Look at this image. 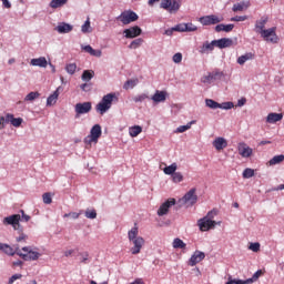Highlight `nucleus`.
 Returning <instances> with one entry per match:
<instances>
[{
    "mask_svg": "<svg viewBox=\"0 0 284 284\" xmlns=\"http://www.w3.org/2000/svg\"><path fill=\"white\" fill-rule=\"evenodd\" d=\"M118 21H121L123 26H130V23H134V21H139V14L132 10L123 11L119 17Z\"/></svg>",
    "mask_w": 284,
    "mask_h": 284,
    "instance_id": "nucleus-8",
    "label": "nucleus"
},
{
    "mask_svg": "<svg viewBox=\"0 0 284 284\" xmlns=\"http://www.w3.org/2000/svg\"><path fill=\"white\" fill-rule=\"evenodd\" d=\"M267 23V18H262L255 22V32L258 30V32H263L265 30V24Z\"/></svg>",
    "mask_w": 284,
    "mask_h": 284,
    "instance_id": "nucleus-41",
    "label": "nucleus"
},
{
    "mask_svg": "<svg viewBox=\"0 0 284 284\" xmlns=\"http://www.w3.org/2000/svg\"><path fill=\"white\" fill-rule=\"evenodd\" d=\"M242 176L243 179H252V176H254V169H245Z\"/></svg>",
    "mask_w": 284,
    "mask_h": 284,
    "instance_id": "nucleus-52",
    "label": "nucleus"
},
{
    "mask_svg": "<svg viewBox=\"0 0 284 284\" xmlns=\"http://www.w3.org/2000/svg\"><path fill=\"white\" fill-rule=\"evenodd\" d=\"M39 97H41V93H39L37 91H32L24 97V101L27 103H32V102L37 101V99H39Z\"/></svg>",
    "mask_w": 284,
    "mask_h": 284,
    "instance_id": "nucleus-37",
    "label": "nucleus"
},
{
    "mask_svg": "<svg viewBox=\"0 0 284 284\" xmlns=\"http://www.w3.org/2000/svg\"><path fill=\"white\" fill-rule=\"evenodd\" d=\"M253 59H254V53L247 52V53H244L243 55H240L236 60V63L239 65H245L247 61H253Z\"/></svg>",
    "mask_w": 284,
    "mask_h": 284,
    "instance_id": "nucleus-27",
    "label": "nucleus"
},
{
    "mask_svg": "<svg viewBox=\"0 0 284 284\" xmlns=\"http://www.w3.org/2000/svg\"><path fill=\"white\" fill-rule=\"evenodd\" d=\"M231 21H235V22L247 21V16H235V17L231 18Z\"/></svg>",
    "mask_w": 284,
    "mask_h": 284,
    "instance_id": "nucleus-61",
    "label": "nucleus"
},
{
    "mask_svg": "<svg viewBox=\"0 0 284 284\" xmlns=\"http://www.w3.org/2000/svg\"><path fill=\"white\" fill-rule=\"evenodd\" d=\"M65 71L68 72V74H74V72H77V64L75 63L67 64Z\"/></svg>",
    "mask_w": 284,
    "mask_h": 284,
    "instance_id": "nucleus-53",
    "label": "nucleus"
},
{
    "mask_svg": "<svg viewBox=\"0 0 284 284\" xmlns=\"http://www.w3.org/2000/svg\"><path fill=\"white\" fill-rule=\"evenodd\" d=\"M172 181L173 183H181L183 181V173L181 172H175L173 175H172Z\"/></svg>",
    "mask_w": 284,
    "mask_h": 284,
    "instance_id": "nucleus-50",
    "label": "nucleus"
},
{
    "mask_svg": "<svg viewBox=\"0 0 284 284\" xmlns=\"http://www.w3.org/2000/svg\"><path fill=\"white\" fill-rule=\"evenodd\" d=\"M219 102L212 100V99H206L205 100V105L206 108H210L211 110H219Z\"/></svg>",
    "mask_w": 284,
    "mask_h": 284,
    "instance_id": "nucleus-47",
    "label": "nucleus"
},
{
    "mask_svg": "<svg viewBox=\"0 0 284 284\" xmlns=\"http://www.w3.org/2000/svg\"><path fill=\"white\" fill-rule=\"evenodd\" d=\"M81 49L84 50V52H88V54H91V57H97L98 59L103 54L101 50H94L90 44L82 45Z\"/></svg>",
    "mask_w": 284,
    "mask_h": 284,
    "instance_id": "nucleus-26",
    "label": "nucleus"
},
{
    "mask_svg": "<svg viewBox=\"0 0 284 284\" xmlns=\"http://www.w3.org/2000/svg\"><path fill=\"white\" fill-rule=\"evenodd\" d=\"M194 123H196L195 120L190 121L187 124L185 125H180L175 129L174 133L175 134H183V132H187V130L192 129V125H194Z\"/></svg>",
    "mask_w": 284,
    "mask_h": 284,
    "instance_id": "nucleus-32",
    "label": "nucleus"
},
{
    "mask_svg": "<svg viewBox=\"0 0 284 284\" xmlns=\"http://www.w3.org/2000/svg\"><path fill=\"white\" fill-rule=\"evenodd\" d=\"M142 45H143V39L138 38L129 44V48H130V50H136L138 48H141Z\"/></svg>",
    "mask_w": 284,
    "mask_h": 284,
    "instance_id": "nucleus-45",
    "label": "nucleus"
},
{
    "mask_svg": "<svg viewBox=\"0 0 284 284\" xmlns=\"http://www.w3.org/2000/svg\"><path fill=\"white\" fill-rule=\"evenodd\" d=\"M14 252L20 258H23V261H39L41 257V253L32 250V246H23L22 248H19V245H16Z\"/></svg>",
    "mask_w": 284,
    "mask_h": 284,
    "instance_id": "nucleus-2",
    "label": "nucleus"
},
{
    "mask_svg": "<svg viewBox=\"0 0 284 284\" xmlns=\"http://www.w3.org/2000/svg\"><path fill=\"white\" fill-rule=\"evenodd\" d=\"M247 8H250V1H242V2L234 3L232 7V11L233 12H245V10H247Z\"/></svg>",
    "mask_w": 284,
    "mask_h": 284,
    "instance_id": "nucleus-25",
    "label": "nucleus"
},
{
    "mask_svg": "<svg viewBox=\"0 0 284 284\" xmlns=\"http://www.w3.org/2000/svg\"><path fill=\"white\" fill-rule=\"evenodd\" d=\"M176 170H179V164L172 163L171 165L165 166V168L163 169V172H164V174H166L168 176H172V175L176 172Z\"/></svg>",
    "mask_w": 284,
    "mask_h": 284,
    "instance_id": "nucleus-35",
    "label": "nucleus"
},
{
    "mask_svg": "<svg viewBox=\"0 0 284 284\" xmlns=\"http://www.w3.org/2000/svg\"><path fill=\"white\" fill-rule=\"evenodd\" d=\"M81 32L82 34H90L92 32V24L90 22V18H88L81 26Z\"/></svg>",
    "mask_w": 284,
    "mask_h": 284,
    "instance_id": "nucleus-36",
    "label": "nucleus"
},
{
    "mask_svg": "<svg viewBox=\"0 0 284 284\" xmlns=\"http://www.w3.org/2000/svg\"><path fill=\"white\" fill-rule=\"evenodd\" d=\"M213 146L215 148V150H217V152H221V150H225V148H227V140H225V138H216L213 141Z\"/></svg>",
    "mask_w": 284,
    "mask_h": 284,
    "instance_id": "nucleus-24",
    "label": "nucleus"
},
{
    "mask_svg": "<svg viewBox=\"0 0 284 284\" xmlns=\"http://www.w3.org/2000/svg\"><path fill=\"white\" fill-rule=\"evenodd\" d=\"M79 216H81V213H77V212H70L63 215V219H72L73 221H77V219H79Z\"/></svg>",
    "mask_w": 284,
    "mask_h": 284,
    "instance_id": "nucleus-55",
    "label": "nucleus"
},
{
    "mask_svg": "<svg viewBox=\"0 0 284 284\" xmlns=\"http://www.w3.org/2000/svg\"><path fill=\"white\" fill-rule=\"evenodd\" d=\"M160 8L166 10L170 14H176L181 10V2L179 0H162Z\"/></svg>",
    "mask_w": 284,
    "mask_h": 284,
    "instance_id": "nucleus-6",
    "label": "nucleus"
},
{
    "mask_svg": "<svg viewBox=\"0 0 284 284\" xmlns=\"http://www.w3.org/2000/svg\"><path fill=\"white\" fill-rule=\"evenodd\" d=\"M214 41H215V48H220V50H223L225 48H231L232 43H234V41L230 38H222Z\"/></svg>",
    "mask_w": 284,
    "mask_h": 284,
    "instance_id": "nucleus-23",
    "label": "nucleus"
},
{
    "mask_svg": "<svg viewBox=\"0 0 284 284\" xmlns=\"http://www.w3.org/2000/svg\"><path fill=\"white\" fill-rule=\"evenodd\" d=\"M248 250H251V252H255V253L261 252V243H258V242L250 243Z\"/></svg>",
    "mask_w": 284,
    "mask_h": 284,
    "instance_id": "nucleus-51",
    "label": "nucleus"
},
{
    "mask_svg": "<svg viewBox=\"0 0 284 284\" xmlns=\"http://www.w3.org/2000/svg\"><path fill=\"white\" fill-rule=\"evenodd\" d=\"M146 99H150V95L148 93H141L135 97H133L134 103H143Z\"/></svg>",
    "mask_w": 284,
    "mask_h": 284,
    "instance_id": "nucleus-46",
    "label": "nucleus"
},
{
    "mask_svg": "<svg viewBox=\"0 0 284 284\" xmlns=\"http://www.w3.org/2000/svg\"><path fill=\"white\" fill-rule=\"evenodd\" d=\"M174 32H179V29H176V26L171 29H166L164 31V34H166V37H172V34H174Z\"/></svg>",
    "mask_w": 284,
    "mask_h": 284,
    "instance_id": "nucleus-60",
    "label": "nucleus"
},
{
    "mask_svg": "<svg viewBox=\"0 0 284 284\" xmlns=\"http://www.w3.org/2000/svg\"><path fill=\"white\" fill-rule=\"evenodd\" d=\"M7 121L8 123H11L13 128H21V123H23V120L21 118H14L12 113L7 114Z\"/></svg>",
    "mask_w": 284,
    "mask_h": 284,
    "instance_id": "nucleus-29",
    "label": "nucleus"
},
{
    "mask_svg": "<svg viewBox=\"0 0 284 284\" xmlns=\"http://www.w3.org/2000/svg\"><path fill=\"white\" fill-rule=\"evenodd\" d=\"M55 32L59 34H70L72 30H74V26L68 23V22H60L58 26L54 28Z\"/></svg>",
    "mask_w": 284,
    "mask_h": 284,
    "instance_id": "nucleus-16",
    "label": "nucleus"
},
{
    "mask_svg": "<svg viewBox=\"0 0 284 284\" xmlns=\"http://www.w3.org/2000/svg\"><path fill=\"white\" fill-rule=\"evenodd\" d=\"M234 30V24H217L215 26V32H232Z\"/></svg>",
    "mask_w": 284,
    "mask_h": 284,
    "instance_id": "nucleus-33",
    "label": "nucleus"
},
{
    "mask_svg": "<svg viewBox=\"0 0 284 284\" xmlns=\"http://www.w3.org/2000/svg\"><path fill=\"white\" fill-rule=\"evenodd\" d=\"M143 30L139 26L131 27L123 31L125 39H136V37H141Z\"/></svg>",
    "mask_w": 284,
    "mask_h": 284,
    "instance_id": "nucleus-14",
    "label": "nucleus"
},
{
    "mask_svg": "<svg viewBox=\"0 0 284 284\" xmlns=\"http://www.w3.org/2000/svg\"><path fill=\"white\" fill-rule=\"evenodd\" d=\"M173 63H181L183 61V53L178 52L172 57Z\"/></svg>",
    "mask_w": 284,
    "mask_h": 284,
    "instance_id": "nucleus-57",
    "label": "nucleus"
},
{
    "mask_svg": "<svg viewBox=\"0 0 284 284\" xmlns=\"http://www.w3.org/2000/svg\"><path fill=\"white\" fill-rule=\"evenodd\" d=\"M143 132V128L140 125H134L129 129V134L132 138L139 136Z\"/></svg>",
    "mask_w": 284,
    "mask_h": 284,
    "instance_id": "nucleus-39",
    "label": "nucleus"
},
{
    "mask_svg": "<svg viewBox=\"0 0 284 284\" xmlns=\"http://www.w3.org/2000/svg\"><path fill=\"white\" fill-rule=\"evenodd\" d=\"M278 121H283V113H268L266 116V123H278Z\"/></svg>",
    "mask_w": 284,
    "mask_h": 284,
    "instance_id": "nucleus-28",
    "label": "nucleus"
},
{
    "mask_svg": "<svg viewBox=\"0 0 284 284\" xmlns=\"http://www.w3.org/2000/svg\"><path fill=\"white\" fill-rule=\"evenodd\" d=\"M63 6H68V0H51L49 2V8L52 10H59V8H63Z\"/></svg>",
    "mask_w": 284,
    "mask_h": 284,
    "instance_id": "nucleus-31",
    "label": "nucleus"
},
{
    "mask_svg": "<svg viewBox=\"0 0 284 284\" xmlns=\"http://www.w3.org/2000/svg\"><path fill=\"white\" fill-rule=\"evenodd\" d=\"M234 102H223L219 104V110H232Z\"/></svg>",
    "mask_w": 284,
    "mask_h": 284,
    "instance_id": "nucleus-49",
    "label": "nucleus"
},
{
    "mask_svg": "<svg viewBox=\"0 0 284 284\" xmlns=\"http://www.w3.org/2000/svg\"><path fill=\"white\" fill-rule=\"evenodd\" d=\"M101 126L95 124L91 128L90 134L84 139V143L87 145H92V143H99V139H101Z\"/></svg>",
    "mask_w": 284,
    "mask_h": 284,
    "instance_id": "nucleus-7",
    "label": "nucleus"
},
{
    "mask_svg": "<svg viewBox=\"0 0 284 284\" xmlns=\"http://www.w3.org/2000/svg\"><path fill=\"white\" fill-rule=\"evenodd\" d=\"M21 213V221H24L26 223H28V221H30V215L26 214V212L23 210L20 211Z\"/></svg>",
    "mask_w": 284,
    "mask_h": 284,
    "instance_id": "nucleus-62",
    "label": "nucleus"
},
{
    "mask_svg": "<svg viewBox=\"0 0 284 284\" xmlns=\"http://www.w3.org/2000/svg\"><path fill=\"white\" fill-rule=\"evenodd\" d=\"M128 239L131 245H133L130 248L131 254H141V250H143V246L145 245V239L139 236V226L136 224H134V226L129 230Z\"/></svg>",
    "mask_w": 284,
    "mask_h": 284,
    "instance_id": "nucleus-1",
    "label": "nucleus"
},
{
    "mask_svg": "<svg viewBox=\"0 0 284 284\" xmlns=\"http://www.w3.org/2000/svg\"><path fill=\"white\" fill-rule=\"evenodd\" d=\"M214 48H216V42L214 40L211 42L206 41L200 47V54H210V52L214 51Z\"/></svg>",
    "mask_w": 284,
    "mask_h": 284,
    "instance_id": "nucleus-19",
    "label": "nucleus"
},
{
    "mask_svg": "<svg viewBox=\"0 0 284 284\" xmlns=\"http://www.w3.org/2000/svg\"><path fill=\"white\" fill-rule=\"evenodd\" d=\"M16 248L10 246L9 244L0 242V252H3V254H7V256H14L17 252H14Z\"/></svg>",
    "mask_w": 284,
    "mask_h": 284,
    "instance_id": "nucleus-30",
    "label": "nucleus"
},
{
    "mask_svg": "<svg viewBox=\"0 0 284 284\" xmlns=\"http://www.w3.org/2000/svg\"><path fill=\"white\" fill-rule=\"evenodd\" d=\"M82 81L88 83V81H92L94 79V71L92 70H84L81 75Z\"/></svg>",
    "mask_w": 284,
    "mask_h": 284,
    "instance_id": "nucleus-38",
    "label": "nucleus"
},
{
    "mask_svg": "<svg viewBox=\"0 0 284 284\" xmlns=\"http://www.w3.org/2000/svg\"><path fill=\"white\" fill-rule=\"evenodd\" d=\"M19 236L16 237L17 243H26L28 241V234L23 233V227L22 231H17Z\"/></svg>",
    "mask_w": 284,
    "mask_h": 284,
    "instance_id": "nucleus-48",
    "label": "nucleus"
},
{
    "mask_svg": "<svg viewBox=\"0 0 284 284\" xmlns=\"http://www.w3.org/2000/svg\"><path fill=\"white\" fill-rule=\"evenodd\" d=\"M6 123H8V114L6 116L0 115V130L6 128Z\"/></svg>",
    "mask_w": 284,
    "mask_h": 284,
    "instance_id": "nucleus-59",
    "label": "nucleus"
},
{
    "mask_svg": "<svg viewBox=\"0 0 284 284\" xmlns=\"http://www.w3.org/2000/svg\"><path fill=\"white\" fill-rule=\"evenodd\" d=\"M75 119H79L81 114H88L92 110V102L77 103L74 106Z\"/></svg>",
    "mask_w": 284,
    "mask_h": 284,
    "instance_id": "nucleus-13",
    "label": "nucleus"
},
{
    "mask_svg": "<svg viewBox=\"0 0 284 284\" xmlns=\"http://www.w3.org/2000/svg\"><path fill=\"white\" fill-rule=\"evenodd\" d=\"M84 216H85L87 219H91V220L97 219V210H87V211L84 212Z\"/></svg>",
    "mask_w": 284,
    "mask_h": 284,
    "instance_id": "nucleus-54",
    "label": "nucleus"
},
{
    "mask_svg": "<svg viewBox=\"0 0 284 284\" xmlns=\"http://www.w3.org/2000/svg\"><path fill=\"white\" fill-rule=\"evenodd\" d=\"M20 278H23V275L20 273L13 274L7 284H14L16 281H20Z\"/></svg>",
    "mask_w": 284,
    "mask_h": 284,
    "instance_id": "nucleus-56",
    "label": "nucleus"
},
{
    "mask_svg": "<svg viewBox=\"0 0 284 284\" xmlns=\"http://www.w3.org/2000/svg\"><path fill=\"white\" fill-rule=\"evenodd\" d=\"M61 92V87H58L57 90L48 97L47 99V108H52V105L57 104V101H59V94Z\"/></svg>",
    "mask_w": 284,
    "mask_h": 284,
    "instance_id": "nucleus-21",
    "label": "nucleus"
},
{
    "mask_svg": "<svg viewBox=\"0 0 284 284\" xmlns=\"http://www.w3.org/2000/svg\"><path fill=\"white\" fill-rule=\"evenodd\" d=\"M30 65H33V68H48V59L45 57L33 58L30 61Z\"/></svg>",
    "mask_w": 284,
    "mask_h": 284,
    "instance_id": "nucleus-22",
    "label": "nucleus"
},
{
    "mask_svg": "<svg viewBox=\"0 0 284 284\" xmlns=\"http://www.w3.org/2000/svg\"><path fill=\"white\" fill-rule=\"evenodd\" d=\"M130 284H145V282H143V278H135L133 282H131Z\"/></svg>",
    "mask_w": 284,
    "mask_h": 284,
    "instance_id": "nucleus-64",
    "label": "nucleus"
},
{
    "mask_svg": "<svg viewBox=\"0 0 284 284\" xmlns=\"http://www.w3.org/2000/svg\"><path fill=\"white\" fill-rule=\"evenodd\" d=\"M225 284H245L243 280H229Z\"/></svg>",
    "mask_w": 284,
    "mask_h": 284,
    "instance_id": "nucleus-63",
    "label": "nucleus"
},
{
    "mask_svg": "<svg viewBox=\"0 0 284 284\" xmlns=\"http://www.w3.org/2000/svg\"><path fill=\"white\" fill-rule=\"evenodd\" d=\"M205 258V254L202 251H195L189 260V265L194 267L197 263H201Z\"/></svg>",
    "mask_w": 284,
    "mask_h": 284,
    "instance_id": "nucleus-18",
    "label": "nucleus"
},
{
    "mask_svg": "<svg viewBox=\"0 0 284 284\" xmlns=\"http://www.w3.org/2000/svg\"><path fill=\"white\" fill-rule=\"evenodd\" d=\"M115 97L116 94L114 93H108L104 95L95 106L97 112L101 115L105 114V112L112 108V101H114Z\"/></svg>",
    "mask_w": 284,
    "mask_h": 284,
    "instance_id": "nucleus-3",
    "label": "nucleus"
},
{
    "mask_svg": "<svg viewBox=\"0 0 284 284\" xmlns=\"http://www.w3.org/2000/svg\"><path fill=\"white\" fill-rule=\"evenodd\" d=\"M3 225H11L16 232H22L23 226L21 225V214H13L2 220Z\"/></svg>",
    "mask_w": 284,
    "mask_h": 284,
    "instance_id": "nucleus-5",
    "label": "nucleus"
},
{
    "mask_svg": "<svg viewBox=\"0 0 284 284\" xmlns=\"http://www.w3.org/2000/svg\"><path fill=\"white\" fill-rule=\"evenodd\" d=\"M261 37L264 38V40L268 41L270 43H277L278 42V36H276V27L265 29L262 31L256 30Z\"/></svg>",
    "mask_w": 284,
    "mask_h": 284,
    "instance_id": "nucleus-9",
    "label": "nucleus"
},
{
    "mask_svg": "<svg viewBox=\"0 0 284 284\" xmlns=\"http://www.w3.org/2000/svg\"><path fill=\"white\" fill-rule=\"evenodd\" d=\"M284 161V155H275L268 161V165H278L280 163H283Z\"/></svg>",
    "mask_w": 284,
    "mask_h": 284,
    "instance_id": "nucleus-44",
    "label": "nucleus"
},
{
    "mask_svg": "<svg viewBox=\"0 0 284 284\" xmlns=\"http://www.w3.org/2000/svg\"><path fill=\"white\" fill-rule=\"evenodd\" d=\"M197 225L201 232H210V230H214L216 227V221L210 220V217H203L199 220Z\"/></svg>",
    "mask_w": 284,
    "mask_h": 284,
    "instance_id": "nucleus-11",
    "label": "nucleus"
},
{
    "mask_svg": "<svg viewBox=\"0 0 284 284\" xmlns=\"http://www.w3.org/2000/svg\"><path fill=\"white\" fill-rule=\"evenodd\" d=\"M168 99V92L156 90L155 93L151 97L153 103H164Z\"/></svg>",
    "mask_w": 284,
    "mask_h": 284,
    "instance_id": "nucleus-20",
    "label": "nucleus"
},
{
    "mask_svg": "<svg viewBox=\"0 0 284 284\" xmlns=\"http://www.w3.org/2000/svg\"><path fill=\"white\" fill-rule=\"evenodd\" d=\"M237 152L242 159H250V156L254 154V149L250 148V145H247L245 142H240L237 144Z\"/></svg>",
    "mask_w": 284,
    "mask_h": 284,
    "instance_id": "nucleus-12",
    "label": "nucleus"
},
{
    "mask_svg": "<svg viewBox=\"0 0 284 284\" xmlns=\"http://www.w3.org/2000/svg\"><path fill=\"white\" fill-rule=\"evenodd\" d=\"M136 85H139V80H138V78H133V79L128 80L123 84V90H133V88H136Z\"/></svg>",
    "mask_w": 284,
    "mask_h": 284,
    "instance_id": "nucleus-34",
    "label": "nucleus"
},
{
    "mask_svg": "<svg viewBox=\"0 0 284 284\" xmlns=\"http://www.w3.org/2000/svg\"><path fill=\"white\" fill-rule=\"evenodd\" d=\"M43 199V203H45V205H50V203H52V194L51 193H44L42 195Z\"/></svg>",
    "mask_w": 284,
    "mask_h": 284,
    "instance_id": "nucleus-58",
    "label": "nucleus"
},
{
    "mask_svg": "<svg viewBox=\"0 0 284 284\" xmlns=\"http://www.w3.org/2000/svg\"><path fill=\"white\" fill-rule=\"evenodd\" d=\"M214 81H216L214 73H207L201 78V83H205L206 85H210Z\"/></svg>",
    "mask_w": 284,
    "mask_h": 284,
    "instance_id": "nucleus-40",
    "label": "nucleus"
},
{
    "mask_svg": "<svg viewBox=\"0 0 284 284\" xmlns=\"http://www.w3.org/2000/svg\"><path fill=\"white\" fill-rule=\"evenodd\" d=\"M199 201V195H196V189H191L185 195L178 201V206L183 207H192Z\"/></svg>",
    "mask_w": 284,
    "mask_h": 284,
    "instance_id": "nucleus-4",
    "label": "nucleus"
},
{
    "mask_svg": "<svg viewBox=\"0 0 284 284\" xmlns=\"http://www.w3.org/2000/svg\"><path fill=\"white\" fill-rule=\"evenodd\" d=\"M178 32H196L199 30V27H196L194 23H180L176 24Z\"/></svg>",
    "mask_w": 284,
    "mask_h": 284,
    "instance_id": "nucleus-17",
    "label": "nucleus"
},
{
    "mask_svg": "<svg viewBox=\"0 0 284 284\" xmlns=\"http://www.w3.org/2000/svg\"><path fill=\"white\" fill-rule=\"evenodd\" d=\"M223 21V17L216 14L203 16L199 19L202 26H216Z\"/></svg>",
    "mask_w": 284,
    "mask_h": 284,
    "instance_id": "nucleus-10",
    "label": "nucleus"
},
{
    "mask_svg": "<svg viewBox=\"0 0 284 284\" xmlns=\"http://www.w3.org/2000/svg\"><path fill=\"white\" fill-rule=\"evenodd\" d=\"M263 276V271L258 270L256 271L251 278H247L244 281V284H251V283H256L257 278H261Z\"/></svg>",
    "mask_w": 284,
    "mask_h": 284,
    "instance_id": "nucleus-42",
    "label": "nucleus"
},
{
    "mask_svg": "<svg viewBox=\"0 0 284 284\" xmlns=\"http://www.w3.org/2000/svg\"><path fill=\"white\" fill-rule=\"evenodd\" d=\"M172 205H176L175 199H169L166 202L162 203L158 210V216H165V214L170 212Z\"/></svg>",
    "mask_w": 284,
    "mask_h": 284,
    "instance_id": "nucleus-15",
    "label": "nucleus"
},
{
    "mask_svg": "<svg viewBox=\"0 0 284 284\" xmlns=\"http://www.w3.org/2000/svg\"><path fill=\"white\" fill-rule=\"evenodd\" d=\"M186 246H187V244H185V242H183V240H181L179 237L173 240L174 250H185Z\"/></svg>",
    "mask_w": 284,
    "mask_h": 284,
    "instance_id": "nucleus-43",
    "label": "nucleus"
}]
</instances>
